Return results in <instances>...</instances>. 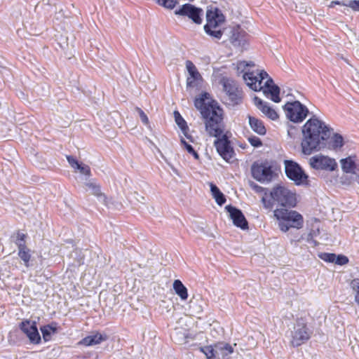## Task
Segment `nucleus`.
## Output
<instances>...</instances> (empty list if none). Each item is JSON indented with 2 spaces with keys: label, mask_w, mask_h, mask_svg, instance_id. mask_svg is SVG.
<instances>
[{
  "label": "nucleus",
  "mask_w": 359,
  "mask_h": 359,
  "mask_svg": "<svg viewBox=\"0 0 359 359\" xmlns=\"http://www.w3.org/2000/svg\"><path fill=\"white\" fill-rule=\"evenodd\" d=\"M254 104L269 118L273 121L278 118V114L275 109L257 96L254 97Z\"/></svg>",
  "instance_id": "a211bd4d"
},
{
  "label": "nucleus",
  "mask_w": 359,
  "mask_h": 359,
  "mask_svg": "<svg viewBox=\"0 0 359 359\" xmlns=\"http://www.w3.org/2000/svg\"><path fill=\"white\" fill-rule=\"evenodd\" d=\"M184 322V320L182 318H180L178 323H183Z\"/></svg>",
  "instance_id": "09e8293b"
},
{
  "label": "nucleus",
  "mask_w": 359,
  "mask_h": 359,
  "mask_svg": "<svg viewBox=\"0 0 359 359\" xmlns=\"http://www.w3.org/2000/svg\"><path fill=\"white\" fill-rule=\"evenodd\" d=\"M238 73H243V78L246 85L254 91H262L264 95L274 102L278 103L280 88L274 84L273 79L264 70H254L253 62L239 61L236 65Z\"/></svg>",
  "instance_id": "f257e3e1"
},
{
  "label": "nucleus",
  "mask_w": 359,
  "mask_h": 359,
  "mask_svg": "<svg viewBox=\"0 0 359 359\" xmlns=\"http://www.w3.org/2000/svg\"><path fill=\"white\" fill-rule=\"evenodd\" d=\"M67 159L69 165L72 166V168L74 170L79 167V165L80 164L77 160H76L74 157L71 156H67Z\"/></svg>",
  "instance_id": "79ce46f5"
},
{
  "label": "nucleus",
  "mask_w": 359,
  "mask_h": 359,
  "mask_svg": "<svg viewBox=\"0 0 359 359\" xmlns=\"http://www.w3.org/2000/svg\"><path fill=\"white\" fill-rule=\"evenodd\" d=\"M24 237H25V234H23V233H19V234L18 235V242H17V244H18V243H21L25 244V243H24Z\"/></svg>",
  "instance_id": "49530a36"
},
{
  "label": "nucleus",
  "mask_w": 359,
  "mask_h": 359,
  "mask_svg": "<svg viewBox=\"0 0 359 359\" xmlns=\"http://www.w3.org/2000/svg\"><path fill=\"white\" fill-rule=\"evenodd\" d=\"M348 262V259L344 255L336 256L335 264L344 265Z\"/></svg>",
  "instance_id": "ea45409f"
},
{
  "label": "nucleus",
  "mask_w": 359,
  "mask_h": 359,
  "mask_svg": "<svg viewBox=\"0 0 359 359\" xmlns=\"http://www.w3.org/2000/svg\"><path fill=\"white\" fill-rule=\"evenodd\" d=\"M226 30L225 17L217 8H211L206 12L205 32L214 39H221Z\"/></svg>",
  "instance_id": "20e7f679"
},
{
  "label": "nucleus",
  "mask_w": 359,
  "mask_h": 359,
  "mask_svg": "<svg viewBox=\"0 0 359 359\" xmlns=\"http://www.w3.org/2000/svg\"><path fill=\"white\" fill-rule=\"evenodd\" d=\"M85 185L90 190L91 194L96 196H101L102 192L100 187L93 182H86Z\"/></svg>",
  "instance_id": "2f4dec72"
},
{
  "label": "nucleus",
  "mask_w": 359,
  "mask_h": 359,
  "mask_svg": "<svg viewBox=\"0 0 359 359\" xmlns=\"http://www.w3.org/2000/svg\"><path fill=\"white\" fill-rule=\"evenodd\" d=\"M210 187L212 195L215 198L216 203L219 205H222L226 202L224 195L220 191L219 188L215 184L210 183Z\"/></svg>",
  "instance_id": "a878e982"
},
{
  "label": "nucleus",
  "mask_w": 359,
  "mask_h": 359,
  "mask_svg": "<svg viewBox=\"0 0 359 359\" xmlns=\"http://www.w3.org/2000/svg\"><path fill=\"white\" fill-rule=\"evenodd\" d=\"M223 89L228 95L230 100L233 104H238L242 99V91L240 90L236 83L230 79L223 78L221 80Z\"/></svg>",
  "instance_id": "4468645a"
},
{
  "label": "nucleus",
  "mask_w": 359,
  "mask_h": 359,
  "mask_svg": "<svg viewBox=\"0 0 359 359\" xmlns=\"http://www.w3.org/2000/svg\"><path fill=\"white\" fill-rule=\"evenodd\" d=\"M271 196L283 206L294 207L297 203L295 193L283 186L275 187L271 192Z\"/></svg>",
  "instance_id": "6e6552de"
},
{
  "label": "nucleus",
  "mask_w": 359,
  "mask_h": 359,
  "mask_svg": "<svg viewBox=\"0 0 359 359\" xmlns=\"http://www.w3.org/2000/svg\"><path fill=\"white\" fill-rule=\"evenodd\" d=\"M75 170H79V172L85 175L89 176L90 175V169L88 165L80 163L79 167Z\"/></svg>",
  "instance_id": "58836bf2"
},
{
  "label": "nucleus",
  "mask_w": 359,
  "mask_h": 359,
  "mask_svg": "<svg viewBox=\"0 0 359 359\" xmlns=\"http://www.w3.org/2000/svg\"><path fill=\"white\" fill-rule=\"evenodd\" d=\"M262 202L265 208H271V203L269 201H267L264 197H263L262 198Z\"/></svg>",
  "instance_id": "a18cd8bd"
},
{
  "label": "nucleus",
  "mask_w": 359,
  "mask_h": 359,
  "mask_svg": "<svg viewBox=\"0 0 359 359\" xmlns=\"http://www.w3.org/2000/svg\"><path fill=\"white\" fill-rule=\"evenodd\" d=\"M173 289L175 293L181 298L182 300H186L188 297V292L187 287L182 284L180 280H175L173 283Z\"/></svg>",
  "instance_id": "393cba45"
},
{
  "label": "nucleus",
  "mask_w": 359,
  "mask_h": 359,
  "mask_svg": "<svg viewBox=\"0 0 359 359\" xmlns=\"http://www.w3.org/2000/svg\"><path fill=\"white\" fill-rule=\"evenodd\" d=\"M252 188L256 191V192H262L264 190V188L256 184H252L251 185Z\"/></svg>",
  "instance_id": "c03bdc74"
},
{
  "label": "nucleus",
  "mask_w": 359,
  "mask_h": 359,
  "mask_svg": "<svg viewBox=\"0 0 359 359\" xmlns=\"http://www.w3.org/2000/svg\"><path fill=\"white\" fill-rule=\"evenodd\" d=\"M343 172L346 173L356 174L359 171V161L355 156H350L340 160Z\"/></svg>",
  "instance_id": "6ab92c4d"
},
{
  "label": "nucleus",
  "mask_w": 359,
  "mask_h": 359,
  "mask_svg": "<svg viewBox=\"0 0 359 359\" xmlns=\"http://www.w3.org/2000/svg\"><path fill=\"white\" fill-rule=\"evenodd\" d=\"M231 43L236 47L244 48L247 43V39L243 32L235 30L230 38Z\"/></svg>",
  "instance_id": "4be33fe9"
},
{
  "label": "nucleus",
  "mask_w": 359,
  "mask_h": 359,
  "mask_svg": "<svg viewBox=\"0 0 359 359\" xmlns=\"http://www.w3.org/2000/svg\"><path fill=\"white\" fill-rule=\"evenodd\" d=\"M174 116L176 123L185 134L186 130H188L186 121L184 120V118L182 117V116L178 111H175Z\"/></svg>",
  "instance_id": "7c9ffc66"
},
{
  "label": "nucleus",
  "mask_w": 359,
  "mask_h": 359,
  "mask_svg": "<svg viewBox=\"0 0 359 359\" xmlns=\"http://www.w3.org/2000/svg\"><path fill=\"white\" fill-rule=\"evenodd\" d=\"M283 110L287 118L294 123L302 122L309 114L308 108L299 101L287 102Z\"/></svg>",
  "instance_id": "0eeeda50"
},
{
  "label": "nucleus",
  "mask_w": 359,
  "mask_h": 359,
  "mask_svg": "<svg viewBox=\"0 0 359 359\" xmlns=\"http://www.w3.org/2000/svg\"><path fill=\"white\" fill-rule=\"evenodd\" d=\"M201 299H191L189 302V309L192 315H198L202 313L203 306Z\"/></svg>",
  "instance_id": "cd10ccee"
},
{
  "label": "nucleus",
  "mask_w": 359,
  "mask_h": 359,
  "mask_svg": "<svg viewBox=\"0 0 359 359\" xmlns=\"http://www.w3.org/2000/svg\"><path fill=\"white\" fill-rule=\"evenodd\" d=\"M302 133V152L309 155L313 151L325 147V140L331 136V130L323 121L316 118H311L304 125Z\"/></svg>",
  "instance_id": "f03ea898"
},
{
  "label": "nucleus",
  "mask_w": 359,
  "mask_h": 359,
  "mask_svg": "<svg viewBox=\"0 0 359 359\" xmlns=\"http://www.w3.org/2000/svg\"><path fill=\"white\" fill-rule=\"evenodd\" d=\"M236 344L233 346L221 342L216 344L217 356L220 357L222 359H233L231 355L233 353V346H236Z\"/></svg>",
  "instance_id": "412c9836"
},
{
  "label": "nucleus",
  "mask_w": 359,
  "mask_h": 359,
  "mask_svg": "<svg viewBox=\"0 0 359 359\" xmlns=\"http://www.w3.org/2000/svg\"><path fill=\"white\" fill-rule=\"evenodd\" d=\"M137 111L139 113L140 119L142 121V123H144L145 125H148L149 124V118H148L147 116L146 115V114L140 108H137Z\"/></svg>",
  "instance_id": "a19ab883"
},
{
  "label": "nucleus",
  "mask_w": 359,
  "mask_h": 359,
  "mask_svg": "<svg viewBox=\"0 0 359 359\" xmlns=\"http://www.w3.org/2000/svg\"><path fill=\"white\" fill-rule=\"evenodd\" d=\"M175 15L186 16L191 19L196 24H201L203 11L195 6L186 4L175 11Z\"/></svg>",
  "instance_id": "ddd939ff"
},
{
  "label": "nucleus",
  "mask_w": 359,
  "mask_h": 359,
  "mask_svg": "<svg viewBox=\"0 0 359 359\" xmlns=\"http://www.w3.org/2000/svg\"><path fill=\"white\" fill-rule=\"evenodd\" d=\"M208 93H203L194 100L195 107L200 110L205 119V130L212 137H219L223 135L224 125L222 109L215 101H209Z\"/></svg>",
  "instance_id": "7ed1b4c3"
},
{
  "label": "nucleus",
  "mask_w": 359,
  "mask_h": 359,
  "mask_svg": "<svg viewBox=\"0 0 359 359\" xmlns=\"http://www.w3.org/2000/svg\"><path fill=\"white\" fill-rule=\"evenodd\" d=\"M201 351L205 355L208 359H212L217 355L216 345L213 348L211 346H207L201 348Z\"/></svg>",
  "instance_id": "473e14b6"
},
{
  "label": "nucleus",
  "mask_w": 359,
  "mask_h": 359,
  "mask_svg": "<svg viewBox=\"0 0 359 359\" xmlns=\"http://www.w3.org/2000/svg\"><path fill=\"white\" fill-rule=\"evenodd\" d=\"M186 68L189 74L187 79V86L188 88L197 87L202 81L201 75L194 64L190 60L186 62Z\"/></svg>",
  "instance_id": "2eb2a0df"
},
{
  "label": "nucleus",
  "mask_w": 359,
  "mask_h": 359,
  "mask_svg": "<svg viewBox=\"0 0 359 359\" xmlns=\"http://www.w3.org/2000/svg\"><path fill=\"white\" fill-rule=\"evenodd\" d=\"M284 165L286 175L290 180L294 181L297 185L307 183L308 176L298 163L292 161L285 160Z\"/></svg>",
  "instance_id": "9d476101"
},
{
  "label": "nucleus",
  "mask_w": 359,
  "mask_h": 359,
  "mask_svg": "<svg viewBox=\"0 0 359 359\" xmlns=\"http://www.w3.org/2000/svg\"><path fill=\"white\" fill-rule=\"evenodd\" d=\"M309 165L316 170L334 171L337 168L334 158L323 155H316L309 159Z\"/></svg>",
  "instance_id": "9b49d317"
},
{
  "label": "nucleus",
  "mask_w": 359,
  "mask_h": 359,
  "mask_svg": "<svg viewBox=\"0 0 359 359\" xmlns=\"http://www.w3.org/2000/svg\"><path fill=\"white\" fill-rule=\"evenodd\" d=\"M104 339H105V337H104L102 334H95L90 335V336H88V337L83 338L79 342V344L86 346H89L99 344Z\"/></svg>",
  "instance_id": "b1692460"
},
{
  "label": "nucleus",
  "mask_w": 359,
  "mask_h": 359,
  "mask_svg": "<svg viewBox=\"0 0 359 359\" xmlns=\"http://www.w3.org/2000/svg\"><path fill=\"white\" fill-rule=\"evenodd\" d=\"M181 142L184 146V147L186 148V149L187 150V151L189 154H192L196 159H198V154L194 149V148L192 147V146L191 144L187 143L184 139L181 140Z\"/></svg>",
  "instance_id": "4c0bfd02"
},
{
  "label": "nucleus",
  "mask_w": 359,
  "mask_h": 359,
  "mask_svg": "<svg viewBox=\"0 0 359 359\" xmlns=\"http://www.w3.org/2000/svg\"><path fill=\"white\" fill-rule=\"evenodd\" d=\"M330 144L334 149L341 148L344 144L342 136L337 133L334 134L330 138Z\"/></svg>",
  "instance_id": "c85d7f7f"
},
{
  "label": "nucleus",
  "mask_w": 359,
  "mask_h": 359,
  "mask_svg": "<svg viewBox=\"0 0 359 359\" xmlns=\"http://www.w3.org/2000/svg\"><path fill=\"white\" fill-rule=\"evenodd\" d=\"M158 5L168 8L173 9L177 4V0H154Z\"/></svg>",
  "instance_id": "72a5a7b5"
},
{
  "label": "nucleus",
  "mask_w": 359,
  "mask_h": 359,
  "mask_svg": "<svg viewBox=\"0 0 359 359\" xmlns=\"http://www.w3.org/2000/svg\"><path fill=\"white\" fill-rule=\"evenodd\" d=\"M351 287L355 292V300L359 305V279H354L351 283Z\"/></svg>",
  "instance_id": "c9c22d12"
},
{
  "label": "nucleus",
  "mask_w": 359,
  "mask_h": 359,
  "mask_svg": "<svg viewBox=\"0 0 359 359\" xmlns=\"http://www.w3.org/2000/svg\"><path fill=\"white\" fill-rule=\"evenodd\" d=\"M248 120L250 128L254 132L261 135L266 133V128L261 120L251 116H248Z\"/></svg>",
  "instance_id": "5701e85b"
},
{
  "label": "nucleus",
  "mask_w": 359,
  "mask_h": 359,
  "mask_svg": "<svg viewBox=\"0 0 359 359\" xmlns=\"http://www.w3.org/2000/svg\"><path fill=\"white\" fill-rule=\"evenodd\" d=\"M21 330L29 337L31 341L38 343L41 338L35 322L25 320L20 324Z\"/></svg>",
  "instance_id": "f3484780"
},
{
  "label": "nucleus",
  "mask_w": 359,
  "mask_h": 359,
  "mask_svg": "<svg viewBox=\"0 0 359 359\" xmlns=\"http://www.w3.org/2000/svg\"><path fill=\"white\" fill-rule=\"evenodd\" d=\"M214 144L218 154L222 157L224 160L230 162L235 156V152L231 145L230 141L228 140L226 135H221V137H217Z\"/></svg>",
  "instance_id": "f8f14e48"
},
{
  "label": "nucleus",
  "mask_w": 359,
  "mask_h": 359,
  "mask_svg": "<svg viewBox=\"0 0 359 359\" xmlns=\"http://www.w3.org/2000/svg\"><path fill=\"white\" fill-rule=\"evenodd\" d=\"M252 175L259 182H270L275 176L272 163L267 160L255 161L251 168Z\"/></svg>",
  "instance_id": "423d86ee"
},
{
  "label": "nucleus",
  "mask_w": 359,
  "mask_h": 359,
  "mask_svg": "<svg viewBox=\"0 0 359 359\" xmlns=\"http://www.w3.org/2000/svg\"><path fill=\"white\" fill-rule=\"evenodd\" d=\"M273 215L283 232L287 231L290 228L300 229L303 226V217L297 211L278 208L274 210Z\"/></svg>",
  "instance_id": "39448f33"
},
{
  "label": "nucleus",
  "mask_w": 359,
  "mask_h": 359,
  "mask_svg": "<svg viewBox=\"0 0 359 359\" xmlns=\"http://www.w3.org/2000/svg\"><path fill=\"white\" fill-rule=\"evenodd\" d=\"M225 209L229 213V216L234 225L242 229L248 228V222L240 210L231 205H226Z\"/></svg>",
  "instance_id": "dca6fc26"
},
{
  "label": "nucleus",
  "mask_w": 359,
  "mask_h": 359,
  "mask_svg": "<svg viewBox=\"0 0 359 359\" xmlns=\"http://www.w3.org/2000/svg\"><path fill=\"white\" fill-rule=\"evenodd\" d=\"M319 257L325 262L330 263H335L336 255L334 253L323 252Z\"/></svg>",
  "instance_id": "e433bc0d"
},
{
  "label": "nucleus",
  "mask_w": 359,
  "mask_h": 359,
  "mask_svg": "<svg viewBox=\"0 0 359 359\" xmlns=\"http://www.w3.org/2000/svg\"><path fill=\"white\" fill-rule=\"evenodd\" d=\"M175 341L180 344H187L189 340L194 339V337L191 334L187 329H182V327H176L172 335Z\"/></svg>",
  "instance_id": "aec40b11"
},
{
  "label": "nucleus",
  "mask_w": 359,
  "mask_h": 359,
  "mask_svg": "<svg viewBox=\"0 0 359 359\" xmlns=\"http://www.w3.org/2000/svg\"><path fill=\"white\" fill-rule=\"evenodd\" d=\"M358 183L359 184V175L355 176Z\"/></svg>",
  "instance_id": "de8ad7c7"
},
{
  "label": "nucleus",
  "mask_w": 359,
  "mask_h": 359,
  "mask_svg": "<svg viewBox=\"0 0 359 359\" xmlns=\"http://www.w3.org/2000/svg\"><path fill=\"white\" fill-rule=\"evenodd\" d=\"M311 332L307 327L304 319H297L292 332L291 343L294 346H299L311 337Z\"/></svg>",
  "instance_id": "1a4fd4ad"
},
{
  "label": "nucleus",
  "mask_w": 359,
  "mask_h": 359,
  "mask_svg": "<svg viewBox=\"0 0 359 359\" xmlns=\"http://www.w3.org/2000/svg\"><path fill=\"white\" fill-rule=\"evenodd\" d=\"M334 4L342 5L351 8L355 11H359V0L348 1L347 3L340 1H332L331 6Z\"/></svg>",
  "instance_id": "c756f323"
},
{
  "label": "nucleus",
  "mask_w": 359,
  "mask_h": 359,
  "mask_svg": "<svg viewBox=\"0 0 359 359\" xmlns=\"http://www.w3.org/2000/svg\"><path fill=\"white\" fill-rule=\"evenodd\" d=\"M41 330L43 334V337L46 341L50 340L51 333L55 332V329L49 325L43 327Z\"/></svg>",
  "instance_id": "f704fd0d"
},
{
  "label": "nucleus",
  "mask_w": 359,
  "mask_h": 359,
  "mask_svg": "<svg viewBox=\"0 0 359 359\" xmlns=\"http://www.w3.org/2000/svg\"><path fill=\"white\" fill-rule=\"evenodd\" d=\"M18 256L24 262L25 265L28 267L29 262L31 257L29 250L27 248L25 244L18 243Z\"/></svg>",
  "instance_id": "bb28decb"
},
{
  "label": "nucleus",
  "mask_w": 359,
  "mask_h": 359,
  "mask_svg": "<svg viewBox=\"0 0 359 359\" xmlns=\"http://www.w3.org/2000/svg\"><path fill=\"white\" fill-rule=\"evenodd\" d=\"M249 142L254 147H259V146L262 145L261 140H259V138H258L257 137H253L249 138Z\"/></svg>",
  "instance_id": "37998d69"
}]
</instances>
